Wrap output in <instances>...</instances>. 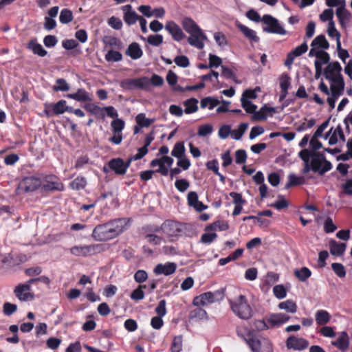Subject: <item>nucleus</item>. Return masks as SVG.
<instances>
[{"label": "nucleus", "mask_w": 352, "mask_h": 352, "mask_svg": "<svg viewBox=\"0 0 352 352\" xmlns=\"http://www.w3.org/2000/svg\"><path fill=\"white\" fill-rule=\"evenodd\" d=\"M245 342L253 352H260L261 344L260 340L256 337L255 333Z\"/></svg>", "instance_id": "nucleus-43"}, {"label": "nucleus", "mask_w": 352, "mask_h": 352, "mask_svg": "<svg viewBox=\"0 0 352 352\" xmlns=\"http://www.w3.org/2000/svg\"><path fill=\"white\" fill-rule=\"evenodd\" d=\"M148 278V274L145 270H139L134 274V280L138 283H142Z\"/></svg>", "instance_id": "nucleus-63"}, {"label": "nucleus", "mask_w": 352, "mask_h": 352, "mask_svg": "<svg viewBox=\"0 0 352 352\" xmlns=\"http://www.w3.org/2000/svg\"><path fill=\"white\" fill-rule=\"evenodd\" d=\"M177 269V265L175 263H166L164 265L158 264L154 269L156 274H164L168 276L175 273Z\"/></svg>", "instance_id": "nucleus-22"}, {"label": "nucleus", "mask_w": 352, "mask_h": 352, "mask_svg": "<svg viewBox=\"0 0 352 352\" xmlns=\"http://www.w3.org/2000/svg\"><path fill=\"white\" fill-rule=\"evenodd\" d=\"M231 310L239 318L249 320L253 315V310L245 296L239 295L233 300H229Z\"/></svg>", "instance_id": "nucleus-3"}, {"label": "nucleus", "mask_w": 352, "mask_h": 352, "mask_svg": "<svg viewBox=\"0 0 352 352\" xmlns=\"http://www.w3.org/2000/svg\"><path fill=\"white\" fill-rule=\"evenodd\" d=\"M344 89V82L342 76H338L331 84V95L340 96L342 94Z\"/></svg>", "instance_id": "nucleus-24"}, {"label": "nucleus", "mask_w": 352, "mask_h": 352, "mask_svg": "<svg viewBox=\"0 0 352 352\" xmlns=\"http://www.w3.org/2000/svg\"><path fill=\"white\" fill-rule=\"evenodd\" d=\"M147 42L153 46H159L163 43V36L162 34H151L148 36Z\"/></svg>", "instance_id": "nucleus-56"}, {"label": "nucleus", "mask_w": 352, "mask_h": 352, "mask_svg": "<svg viewBox=\"0 0 352 352\" xmlns=\"http://www.w3.org/2000/svg\"><path fill=\"white\" fill-rule=\"evenodd\" d=\"M236 333L238 336L243 338L245 341H246L249 338H250L254 333V331L250 330L245 326H239L236 328Z\"/></svg>", "instance_id": "nucleus-46"}, {"label": "nucleus", "mask_w": 352, "mask_h": 352, "mask_svg": "<svg viewBox=\"0 0 352 352\" xmlns=\"http://www.w3.org/2000/svg\"><path fill=\"white\" fill-rule=\"evenodd\" d=\"M327 34L330 38H335L336 40V45L340 47V33L337 30L335 27V23L333 21H329L327 28Z\"/></svg>", "instance_id": "nucleus-34"}, {"label": "nucleus", "mask_w": 352, "mask_h": 352, "mask_svg": "<svg viewBox=\"0 0 352 352\" xmlns=\"http://www.w3.org/2000/svg\"><path fill=\"white\" fill-rule=\"evenodd\" d=\"M183 28L188 34L194 33L201 28L199 25L190 17H185L182 21Z\"/></svg>", "instance_id": "nucleus-29"}, {"label": "nucleus", "mask_w": 352, "mask_h": 352, "mask_svg": "<svg viewBox=\"0 0 352 352\" xmlns=\"http://www.w3.org/2000/svg\"><path fill=\"white\" fill-rule=\"evenodd\" d=\"M32 283L29 280L23 284H19L14 289V293L16 298L21 301H27L28 300H33L34 296L30 293Z\"/></svg>", "instance_id": "nucleus-11"}, {"label": "nucleus", "mask_w": 352, "mask_h": 352, "mask_svg": "<svg viewBox=\"0 0 352 352\" xmlns=\"http://www.w3.org/2000/svg\"><path fill=\"white\" fill-rule=\"evenodd\" d=\"M160 230H162L164 234L169 237L177 236L182 234L183 226L177 221L167 220L162 223L161 227L155 226L153 230L154 232H160Z\"/></svg>", "instance_id": "nucleus-8"}, {"label": "nucleus", "mask_w": 352, "mask_h": 352, "mask_svg": "<svg viewBox=\"0 0 352 352\" xmlns=\"http://www.w3.org/2000/svg\"><path fill=\"white\" fill-rule=\"evenodd\" d=\"M42 192L63 191L65 186L60 178L54 174H41Z\"/></svg>", "instance_id": "nucleus-4"}, {"label": "nucleus", "mask_w": 352, "mask_h": 352, "mask_svg": "<svg viewBox=\"0 0 352 352\" xmlns=\"http://www.w3.org/2000/svg\"><path fill=\"white\" fill-rule=\"evenodd\" d=\"M197 103L198 100L194 98L186 100L184 102V105L185 107V113L190 114L196 112L198 110Z\"/></svg>", "instance_id": "nucleus-36"}, {"label": "nucleus", "mask_w": 352, "mask_h": 352, "mask_svg": "<svg viewBox=\"0 0 352 352\" xmlns=\"http://www.w3.org/2000/svg\"><path fill=\"white\" fill-rule=\"evenodd\" d=\"M28 47L31 50L34 54L43 57L47 54V51L42 47V45L36 41L32 40L28 43Z\"/></svg>", "instance_id": "nucleus-33"}, {"label": "nucleus", "mask_w": 352, "mask_h": 352, "mask_svg": "<svg viewBox=\"0 0 352 352\" xmlns=\"http://www.w3.org/2000/svg\"><path fill=\"white\" fill-rule=\"evenodd\" d=\"M87 179L82 176H78L72 182H70L69 186L76 190H82L87 186Z\"/></svg>", "instance_id": "nucleus-37"}, {"label": "nucleus", "mask_w": 352, "mask_h": 352, "mask_svg": "<svg viewBox=\"0 0 352 352\" xmlns=\"http://www.w3.org/2000/svg\"><path fill=\"white\" fill-rule=\"evenodd\" d=\"M341 70L342 67L338 61L329 63L324 69V76L331 82L338 76H342L340 74Z\"/></svg>", "instance_id": "nucleus-13"}, {"label": "nucleus", "mask_w": 352, "mask_h": 352, "mask_svg": "<svg viewBox=\"0 0 352 352\" xmlns=\"http://www.w3.org/2000/svg\"><path fill=\"white\" fill-rule=\"evenodd\" d=\"M135 121L140 127H148L153 122V120L146 118L144 113L138 114L135 117Z\"/></svg>", "instance_id": "nucleus-51"}, {"label": "nucleus", "mask_w": 352, "mask_h": 352, "mask_svg": "<svg viewBox=\"0 0 352 352\" xmlns=\"http://www.w3.org/2000/svg\"><path fill=\"white\" fill-rule=\"evenodd\" d=\"M262 21L266 25L263 30L267 33L286 34L285 29L279 24L278 21L270 14H265L262 17Z\"/></svg>", "instance_id": "nucleus-9"}, {"label": "nucleus", "mask_w": 352, "mask_h": 352, "mask_svg": "<svg viewBox=\"0 0 352 352\" xmlns=\"http://www.w3.org/2000/svg\"><path fill=\"white\" fill-rule=\"evenodd\" d=\"M107 165L109 168L117 175H124L126 170L124 166V160L120 157L113 158L110 160Z\"/></svg>", "instance_id": "nucleus-17"}, {"label": "nucleus", "mask_w": 352, "mask_h": 352, "mask_svg": "<svg viewBox=\"0 0 352 352\" xmlns=\"http://www.w3.org/2000/svg\"><path fill=\"white\" fill-rule=\"evenodd\" d=\"M286 346L289 349L302 351L308 347L309 342L305 338L290 336L286 340Z\"/></svg>", "instance_id": "nucleus-12"}, {"label": "nucleus", "mask_w": 352, "mask_h": 352, "mask_svg": "<svg viewBox=\"0 0 352 352\" xmlns=\"http://www.w3.org/2000/svg\"><path fill=\"white\" fill-rule=\"evenodd\" d=\"M182 336H175L170 345V352H180L182 349Z\"/></svg>", "instance_id": "nucleus-48"}, {"label": "nucleus", "mask_w": 352, "mask_h": 352, "mask_svg": "<svg viewBox=\"0 0 352 352\" xmlns=\"http://www.w3.org/2000/svg\"><path fill=\"white\" fill-rule=\"evenodd\" d=\"M213 131V126L210 124H203L199 126L197 135L200 137H205L211 134Z\"/></svg>", "instance_id": "nucleus-54"}, {"label": "nucleus", "mask_w": 352, "mask_h": 352, "mask_svg": "<svg viewBox=\"0 0 352 352\" xmlns=\"http://www.w3.org/2000/svg\"><path fill=\"white\" fill-rule=\"evenodd\" d=\"M140 16L135 11L129 10L124 14L123 18L127 25H131L135 24Z\"/></svg>", "instance_id": "nucleus-42"}, {"label": "nucleus", "mask_w": 352, "mask_h": 352, "mask_svg": "<svg viewBox=\"0 0 352 352\" xmlns=\"http://www.w3.org/2000/svg\"><path fill=\"white\" fill-rule=\"evenodd\" d=\"M247 160V153L243 149L237 150L235 152V162L238 164H244Z\"/></svg>", "instance_id": "nucleus-60"}, {"label": "nucleus", "mask_w": 352, "mask_h": 352, "mask_svg": "<svg viewBox=\"0 0 352 352\" xmlns=\"http://www.w3.org/2000/svg\"><path fill=\"white\" fill-rule=\"evenodd\" d=\"M331 268L334 273L339 277V278H344L346 276V270L344 267V265L339 263H333L331 264Z\"/></svg>", "instance_id": "nucleus-53"}, {"label": "nucleus", "mask_w": 352, "mask_h": 352, "mask_svg": "<svg viewBox=\"0 0 352 352\" xmlns=\"http://www.w3.org/2000/svg\"><path fill=\"white\" fill-rule=\"evenodd\" d=\"M294 274L300 281L305 282L311 276V272L308 267H303L300 270H296Z\"/></svg>", "instance_id": "nucleus-40"}, {"label": "nucleus", "mask_w": 352, "mask_h": 352, "mask_svg": "<svg viewBox=\"0 0 352 352\" xmlns=\"http://www.w3.org/2000/svg\"><path fill=\"white\" fill-rule=\"evenodd\" d=\"M61 342L62 340L60 338L51 337L47 340L46 345L49 349L56 350L59 347Z\"/></svg>", "instance_id": "nucleus-61"}, {"label": "nucleus", "mask_w": 352, "mask_h": 352, "mask_svg": "<svg viewBox=\"0 0 352 352\" xmlns=\"http://www.w3.org/2000/svg\"><path fill=\"white\" fill-rule=\"evenodd\" d=\"M128 220L119 218L96 226L91 236L97 241H107L116 238L127 229Z\"/></svg>", "instance_id": "nucleus-2"}, {"label": "nucleus", "mask_w": 352, "mask_h": 352, "mask_svg": "<svg viewBox=\"0 0 352 352\" xmlns=\"http://www.w3.org/2000/svg\"><path fill=\"white\" fill-rule=\"evenodd\" d=\"M175 186L179 192H184L189 188L190 183L185 179H179L175 181Z\"/></svg>", "instance_id": "nucleus-58"}, {"label": "nucleus", "mask_w": 352, "mask_h": 352, "mask_svg": "<svg viewBox=\"0 0 352 352\" xmlns=\"http://www.w3.org/2000/svg\"><path fill=\"white\" fill-rule=\"evenodd\" d=\"M278 308L280 309H284L286 311L292 314H294L297 311V305L292 300H287L281 302L278 304Z\"/></svg>", "instance_id": "nucleus-35"}, {"label": "nucleus", "mask_w": 352, "mask_h": 352, "mask_svg": "<svg viewBox=\"0 0 352 352\" xmlns=\"http://www.w3.org/2000/svg\"><path fill=\"white\" fill-rule=\"evenodd\" d=\"M67 101L65 100H60L56 103H45L43 112L48 118L63 114L65 112V107Z\"/></svg>", "instance_id": "nucleus-10"}, {"label": "nucleus", "mask_w": 352, "mask_h": 352, "mask_svg": "<svg viewBox=\"0 0 352 352\" xmlns=\"http://www.w3.org/2000/svg\"><path fill=\"white\" fill-rule=\"evenodd\" d=\"M316 321L318 325L327 324L331 319V315L326 310L320 309L316 313Z\"/></svg>", "instance_id": "nucleus-31"}, {"label": "nucleus", "mask_w": 352, "mask_h": 352, "mask_svg": "<svg viewBox=\"0 0 352 352\" xmlns=\"http://www.w3.org/2000/svg\"><path fill=\"white\" fill-rule=\"evenodd\" d=\"M337 229L331 217H327L324 223V230L326 233H332Z\"/></svg>", "instance_id": "nucleus-64"}, {"label": "nucleus", "mask_w": 352, "mask_h": 352, "mask_svg": "<svg viewBox=\"0 0 352 352\" xmlns=\"http://www.w3.org/2000/svg\"><path fill=\"white\" fill-rule=\"evenodd\" d=\"M273 293L278 299H283L287 295V291L283 285H277L273 288Z\"/></svg>", "instance_id": "nucleus-57"}, {"label": "nucleus", "mask_w": 352, "mask_h": 352, "mask_svg": "<svg viewBox=\"0 0 352 352\" xmlns=\"http://www.w3.org/2000/svg\"><path fill=\"white\" fill-rule=\"evenodd\" d=\"M207 40L206 35L203 32L202 30L200 29L194 33H190V36L188 38V43L197 47L199 50H201L204 47V41Z\"/></svg>", "instance_id": "nucleus-14"}, {"label": "nucleus", "mask_w": 352, "mask_h": 352, "mask_svg": "<svg viewBox=\"0 0 352 352\" xmlns=\"http://www.w3.org/2000/svg\"><path fill=\"white\" fill-rule=\"evenodd\" d=\"M42 184L41 176L36 175L24 177L19 183L16 189L17 194L34 192L41 188Z\"/></svg>", "instance_id": "nucleus-6"}, {"label": "nucleus", "mask_w": 352, "mask_h": 352, "mask_svg": "<svg viewBox=\"0 0 352 352\" xmlns=\"http://www.w3.org/2000/svg\"><path fill=\"white\" fill-rule=\"evenodd\" d=\"M298 156L304 162L303 173L312 170L322 175L332 168L331 163L326 160L322 153L304 148L299 152Z\"/></svg>", "instance_id": "nucleus-1"}, {"label": "nucleus", "mask_w": 352, "mask_h": 352, "mask_svg": "<svg viewBox=\"0 0 352 352\" xmlns=\"http://www.w3.org/2000/svg\"><path fill=\"white\" fill-rule=\"evenodd\" d=\"M240 31L244 34V36L250 41L257 43L259 41V37L256 36V33L252 29H250L247 26L243 24H239L237 25Z\"/></svg>", "instance_id": "nucleus-30"}, {"label": "nucleus", "mask_w": 352, "mask_h": 352, "mask_svg": "<svg viewBox=\"0 0 352 352\" xmlns=\"http://www.w3.org/2000/svg\"><path fill=\"white\" fill-rule=\"evenodd\" d=\"M305 180L303 177H298L294 174H289L288 176V182L285 186V188L302 185L305 183Z\"/></svg>", "instance_id": "nucleus-39"}, {"label": "nucleus", "mask_w": 352, "mask_h": 352, "mask_svg": "<svg viewBox=\"0 0 352 352\" xmlns=\"http://www.w3.org/2000/svg\"><path fill=\"white\" fill-rule=\"evenodd\" d=\"M213 294L212 292H208L194 298L192 304L196 307L205 306L207 304L213 303Z\"/></svg>", "instance_id": "nucleus-23"}, {"label": "nucleus", "mask_w": 352, "mask_h": 352, "mask_svg": "<svg viewBox=\"0 0 352 352\" xmlns=\"http://www.w3.org/2000/svg\"><path fill=\"white\" fill-rule=\"evenodd\" d=\"M102 244H90L85 245H75L70 248V253L76 256L87 257L104 251Z\"/></svg>", "instance_id": "nucleus-5"}, {"label": "nucleus", "mask_w": 352, "mask_h": 352, "mask_svg": "<svg viewBox=\"0 0 352 352\" xmlns=\"http://www.w3.org/2000/svg\"><path fill=\"white\" fill-rule=\"evenodd\" d=\"M55 91H67L69 90V86L64 78H58L56 80V85L53 87Z\"/></svg>", "instance_id": "nucleus-49"}, {"label": "nucleus", "mask_w": 352, "mask_h": 352, "mask_svg": "<svg viewBox=\"0 0 352 352\" xmlns=\"http://www.w3.org/2000/svg\"><path fill=\"white\" fill-rule=\"evenodd\" d=\"M336 16L342 28H346V23L349 21L351 13L345 8V1L342 0V5L336 9Z\"/></svg>", "instance_id": "nucleus-18"}, {"label": "nucleus", "mask_w": 352, "mask_h": 352, "mask_svg": "<svg viewBox=\"0 0 352 352\" xmlns=\"http://www.w3.org/2000/svg\"><path fill=\"white\" fill-rule=\"evenodd\" d=\"M74 19L72 12L67 8L61 10L59 16V21L63 24H67L72 22Z\"/></svg>", "instance_id": "nucleus-44"}, {"label": "nucleus", "mask_w": 352, "mask_h": 352, "mask_svg": "<svg viewBox=\"0 0 352 352\" xmlns=\"http://www.w3.org/2000/svg\"><path fill=\"white\" fill-rule=\"evenodd\" d=\"M67 98L78 102H88L91 100L89 94L84 89H78L76 93L69 94Z\"/></svg>", "instance_id": "nucleus-25"}, {"label": "nucleus", "mask_w": 352, "mask_h": 352, "mask_svg": "<svg viewBox=\"0 0 352 352\" xmlns=\"http://www.w3.org/2000/svg\"><path fill=\"white\" fill-rule=\"evenodd\" d=\"M174 62L177 66L183 68H186L190 65L188 58L184 55L177 56L174 59Z\"/></svg>", "instance_id": "nucleus-59"}, {"label": "nucleus", "mask_w": 352, "mask_h": 352, "mask_svg": "<svg viewBox=\"0 0 352 352\" xmlns=\"http://www.w3.org/2000/svg\"><path fill=\"white\" fill-rule=\"evenodd\" d=\"M165 29L170 34L172 38L176 41H181L185 38V34L182 28L173 21L166 22Z\"/></svg>", "instance_id": "nucleus-16"}, {"label": "nucleus", "mask_w": 352, "mask_h": 352, "mask_svg": "<svg viewBox=\"0 0 352 352\" xmlns=\"http://www.w3.org/2000/svg\"><path fill=\"white\" fill-rule=\"evenodd\" d=\"M241 105L242 107L245 109V111L248 113L254 114L256 112L257 106L253 103H252L250 100H246V98H241Z\"/></svg>", "instance_id": "nucleus-50"}, {"label": "nucleus", "mask_w": 352, "mask_h": 352, "mask_svg": "<svg viewBox=\"0 0 352 352\" xmlns=\"http://www.w3.org/2000/svg\"><path fill=\"white\" fill-rule=\"evenodd\" d=\"M104 58L107 62H118L122 60V55L118 51L109 50L105 54Z\"/></svg>", "instance_id": "nucleus-47"}, {"label": "nucleus", "mask_w": 352, "mask_h": 352, "mask_svg": "<svg viewBox=\"0 0 352 352\" xmlns=\"http://www.w3.org/2000/svg\"><path fill=\"white\" fill-rule=\"evenodd\" d=\"M206 316L207 313L204 309L197 307L190 311L189 319L199 320L206 318Z\"/></svg>", "instance_id": "nucleus-38"}, {"label": "nucleus", "mask_w": 352, "mask_h": 352, "mask_svg": "<svg viewBox=\"0 0 352 352\" xmlns=\"http://www.w3.org/2000/svg\"><path fill=\"white\" fill-rule=\"evenodd\" d=\"M187 201L188 206L194 208L198 212H201L208 208L206 205L199 201L198 195L196 192H189L187 196Z\"/></svg>", "instance_id": "nucleus-20"}, {"label": "nucleus", "mask_w": 352, "mask_h": 352, "mask_svg": "<svg viewBox=\"0 0 352 352\" xmlns=\"http://www.w3.org/2000/svg\"><path fill=\"white\" fill-rule=\"evenodd\" d=\"M120 85L124 90L131 91L134 89L149 90V78L143 76L138 78H126L122 80Z\"/></svg>", "instance_id": "nucleus-7"}, {"label": "nucleus", "mask_w": 352, "mask_h": 352, "mask_svg": "<svg viewBox=\"0 0 352 352\" xmlns=\"http://www.w3.org/2000/svg\"><path fill=\"white\" fill-rule=\"evenodd\" d=\"M185 151L186 149L184 142H179L175 144L173 149L171 151V155L176 158L179 159L184 155Z\"/></svg>", "instance_id": "nucleus-45"}, {"label": "nucleus", "mask_w": 352, "mask_h": 352, "mask_svg": "<svg viewBox=\"0 0 352 352\" xmlns=\"http://www.w3.org/2000/svg\"><path fill=\"white\" fill-rule=\"evenodd\" d=\"M3 313L6 316H11L17 310V305L10 302H5L3 304Z\"/></svg>", "instance_id": "nucleus-62"}, {"label": "nucleus", "mask_w": 352, "mask_h": 352, "mask_svg": "<svg viewBox=\"0 0 352 352\" xmlns=\"http://www.w3.org/2000/svg\"><path fill=\"white\" fill-rule=\"evenodd\" d=\"M219 101L212 97H206L201 100L200 106L202 109L208 107L209 109H213L218 104Z\"/></svg>", "instance_id": "nucleus-41"}, {"label": "nucleus", "mask_w": 352, "mask_h": 352, "mask_svg": "<svg viewBox=\"0 0 352 352\" xmlns=\"http://www.w3.org/2000/svg\"><path fill=\"white\" fill-rule=\"evenodd\" d=\"M126 55L132 59L136 60L142 56L143 52L138 43L133 42L130 44L125 52Z\"/></svg>", "instance_id": "nucleus-26"}, {"label": "nucleus", "mask_w": 352, "mask_h": 352, "mask_svg": "<svg viewBox=\"0 0 352 352\" xmlns=\"http://www.w3.org/2000/svg\"><path fill=\"white\" fill-rule=\"evenodd\" d=\"M291 85V78L287 74H283L280 78V95L279 101L285 99L288 94V89Z\"/></svg>", "instance_id": "nucleus-21"}, {"label": "nucleus", "mask_w": 352, "mask_h": 352, "mask_svg": "<svg viewBox=\"0 0 352 352\" xmlns=\"http://www.w3.org/2000/svg\"><path fill=\"white\" fill-rule=\"evenodd\" d=\"M111 125L112 127L113 133H122L124 128L125 123L123 120L120 118H116L111 122Z\"/></svg>", "instance_id": "nucleus-52"}, {"label": "nucleus", "mask_w": 352, "mask_h": 352, "mask_svg": "<svg viewBox=\"0 0 352 352\" xmlns=\"http://www.w3.org/2000/svg\"><path fill=\"white\" fill-rule=\"evenodd\" d=\"M346 245L344 243H338L335 240H331L329 242L330 253L336 256H341L345 252Z\"/></svg>", "instance_id": "nucleus-27"}, {"label": "nucleus", "mask_w": 352, "mask_h": 352, "mask_svg": "<svg viewBox=\"0 0 352 352\" xmlns=\"http://www.w3.org/2000/svg\"><path fill=\"white\" fill-rule=\"evenodd\" d=\"M248 126V123H241L239 124L238 129L234 130L232 132V135L233 138L235 140H240L244 133L245 132Z\"/></svg>", "instance_id": "nucleus-55"}, {"label": "nucleus", "mask_w": 352, "mask_h": 352, "mask_svg": "<svg viewBox=\"0 0 352 352\" xmlns=\"http://www.w3.org/2000/svg\"><path fill=\"white\" fill-rule=\"evenodd\" d=\"M311 45L314 47H317L324 50H327L329 47V43L323 34L317 36L312 41Z\"/></svg>", "instance_id": "nucleus-32"}, {"label": "nucleus", "mask_w": 352, "mask_h": 352, "mask_svg": "<svg viewBox=\"0 0 352 352\" xmlns=\"http://www.w3.org/2000/svg\"><path fill=\"white\" fill-rule=\"evenodd\" d=\"M331 344L338 350L346 351L350 345L349 337L346 331H341L338 333V338L331 341Z\"/></svg>", "instance_id": "nucleus-15"}, {"label": "nucleus", "mask_w": 352, "mask_h": 352, "mask_svg": "<svg viewBox=\"0 0 352 352\" xmlns=\"http://www.w3.org/2000/svg\"><path fill=\"white\" fill-rule=\"evenodd\" d=\"M290 317L283 313L271 314L267 318V321L270 328L280 326L289 320Z\"/></svg>", "instance_id": "nucleus-19"}, {"label": "nucleus", "mask_w": 352, "mask_h": 352, "mask_svg": "<svg viewBox=\"0 0 352 352\" xmlns=\"http://www.w3.org/2000/svg\"><path fill=\"white\" fill-rule=\"evenodd\" d=\"M276 109L274 107H268L266 105L262 107L258 111L255 112L252 116V120H266L268 113H275Z\"/></svg>", "instance_id": "nucleus-28"}]
</instances>
